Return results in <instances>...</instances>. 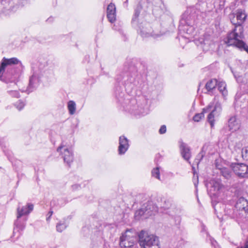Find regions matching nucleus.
I'll list each match as a JSON object with an SVG mask.
<instances>
[{
	"mask_svg": "<svg viewBox=\"0 0 248 248\" xmlns=\"http://www.w3.org/2000/svg\"><path fill=\"white\" fill-rule=\"evenodd\" d=\"M220 203H218L217 204V205L215 206V210L216 211H217V208L218 207V206L219 205H220Z\"/></svg>",
	"mask_w": 248,
	"mask_h": 248,
	"instance_id": "nucleus-39",
	"label": "nucleus"
},
{
	"mask_svg": "<svg viewBox=\"0 0 248 248\" xmlns=\"http://www.w3.org/2000/svg\"><path fill=\"white\" fill-rule=\"evenodd\" d=\"M247 17V15L245 13L244 11L242 9H238L236 11V18L237 20V22L235 23L233 19L231 20L232 23L235 25H242V24L244 22V21L246 20Z\"/></svg>",
	"mask_w": 248,
	"mask_h": 248,
	"instance_id": "nucleus-18",
	"label": "nucleus"
},
{
	"mask_svg": "<svg viewBox=\"0 0 248 248\" xmlns=\"http://www.w3.org/2000/svg\"><path fill=\"white\" fill-rule=\"evenodd\" d=\"M140 11L139 10V7L135 9L133 17L132 19L131 23L133 26L138 27V31L140 36L144 38L152 37L156 38L164 34V32L153 30L149 23L144 22L139 24V19Z\"/></svg>",
	"mask_w": 248,
	"mask_h": 248,
	"instance_id": "nucleus-2",
	"label": "nucleus"
},
{
	"mask_svg": "<svg viewBox=\"0 0 248 248\" xmlns=\"http://www.w3.org/2000/svg\"><path fill=\"white\" fill-rule=\"evenodd\" d=\"M128 1V0H126L124 2V5L125 7H127V6Z\"/></svg>",
	"mask_w": 248,
	"mask_h": 248,
	"instance_id": "nucleus-38",
	"label": "nucleus"
},
{
	"mask_svg": "<svg viewBox=\"0 0 248 248\" xmlns=\"http://www.w3.org/2000/svg\"><path fill=\"white\" fill-rule=\"evenodd\" d=\"M243 78H244L242 76L236 77V79L238 83H245Z\"/></svg>",
	"mask_w": 248,
	"mask_h": 248,
	"instance_id": "nucleus-36",
	"label": "nucleus"
},
{
	"mask_svg": "<svg viewBox=\"0 0 248 248\" xmlns=\"http://www.w3.org/2000/svg\"><path fill=\"white\" fill-rule=\"evenodd\" d=\"M51 216H50V214H48V217L46 218V220L48 221L49 218L51 217Z\"/></svg>",
	"mask_w": 248,
	"mask_h": 248,
	"instance_id": "nucleus-40",
	"label": "nucleus"
},
{
	"mask_svg": "<svg viewBox=\"0 0 248 248\" xmlns=\"http://www.w3.org/2000/svg\"><path fill=\"white\" fill-rule=\"evenodd\" d=\"M57 150L58 152L61 153L64 163L70 167L74 158L72 149L61 145L57 148Z\"/></svg>",
	"mask_w": 248,
	"mask_h": 248,
	"instance_id": "nucleus-13",
	"label": "nucleus"
},
{
	"mask_svg": "<svg viewBox=\"0 0 248 248\" xmlns=\"http://www.w3.org/2000/svg\"><path fill=\"white\" fill-rule=\"evenodd\" d=\"M126 76L127 78L126 80L127 81V83H130L131 84L132 83H133L134 81V78H132V77H130V78L129 77L130 76L129 72L126 73Z\"/></svg>",
	"mask_w": 248,
	"mask_h": 248,
	"instance_id": "nucleus-32",
	"label": "nucleus"
},
{
	"mask_svg": "<svg viewBox=\"0 0 248 248\" xmlns=\"http://www.w3.org/2000/svg\"><path fill=\"white\" fill-rule=\"evenodd\" d=\"M235 195L237 199L234 209H231L225 207V214L232 218H246L248 217V201L243 197L242 192L239 190H236Z\"/></svg>",
	"mask_w": 248,
	"mask_h": 248,
	"instance_id": "nucleus-1",
	"label": "nucleus"
},
{
	"mask_svg": "<svg viewBox=\"0 0 248 248\" xmlns=\"http://www.w3.org/2000/svg\"><path fill=\"white\" fill-rule=\"evenodd\" d=\"M179 143L181 154L183 158L187 161H189L191 156L189 147L182 141H180Z\"/></svg>",
	"mask_w": 248,
	"mask_h": 248,
	"instance_id": "nucleus-17",
	"label": "nucleus"
},
{
	"mask_svg": "<svg viewBox=\"0 0 248 248\" xmlns=\"http://www.w3.org/2000/svg\"><path fill=\"white\" fill-rule=\"evenodd\" d=\"M217 86L219 92L222 94V95L225 96L227 94V90H226V84L224 81H217Z\"/></svg>",
	"mask_w": 248,
	"mask_h": 248,
	"instance_id": "nucleus-23",
	"label": "nucleus"
},
{
	"mask_svg": "<svg viewBox=\"0 0 248 248\" xmlns=\"http://www.w3.org/2000/svg\"><path fill=\"white\" fill-rule=\"evenodd\" d=\"M107 17L110 22L113 23L116 19V14H108Z\"/></svg>",
	"mask_w": 248,
	"mask_h": 248,
	"instance_id": "nucleus-31",
	"label": "nucleus"
},
{
	"mask_svg": "<svg viewBox=\"0 0 248 248\" xmlns=\"http://www.w3.org/2000/svg\"><path fill=\"white\" fill-rule=\"evenodd\" d=\"M67 225L64 222H59L56 225V230L59 232H62L64 230L66 229Z\"/></svg>",
	"mask_w": 248,
	"mask_h": 248,
	"instance_id": "nucleus-26",
	"label": "nucleus"
},
{
	"mask_svg": "<svg viewBox=\"0 0 248 248\" xmlns=\"http://www.w3.org/2000/svg\"><path fill=\"white\" fill-rule=\"evenodd\" d=\"M230 168L239 178L248 177V165L243 163H232Z\"/></svg>",
	"mask_w": 248,
	"mask_h": 248,
	"instance_id": "nucleus-12",
	"label": "nucleus"
},
{
	"mask_svg": "<svg viewBox=\"0 0 248 248\" xmlns=\"http://www.w3.org/2000/svg\"><path fill=\"white\" fill-rule=\"evenodd\" d=\"M205 152L202 150L200 153H199V154L197 155L196 158L195 159V162L198 164L200 161L202 159L204 155H205Z\"/></svg>",
	"mask_w": 248,
	"mask_h": 248,
	"instance_id": "nucleus-29",
	"label": "nucleus"
},
{
	"mask_svg": "<svg viewBox=\"0 0 248 248\" xmlns=\"http://www.w3.org/2000/svg\"><path fill=\"white\" fill-rule=\"evenodd\" d=\"M220 173L225 179L227 180L231 179L232 175V171L227 168L221 169Z\"/></svg>",
	"mask_w": 248,
	"mask_h": 248,
	"instance_id": "nucleus-22",
	"label": "nucleus"
},
{
	"mask_svg": "<svg viewBox=\"0 0 248 248\" xmlns=\"http://www.w3.org/2000/svg\"><path fill=\"white\" fill-rule=\"evenodd\" d=\"M213 188L214 189L215 195H218L221 192H223L225 189V186L220 182L215 181L213 183Z\"/></svg>",
	"mask_w": 248,
	"mask_h": 248,
	"instance_id": "nucleus-20",
	"label": "nucleus"
},
{
	"mask_svg": "<svg viewBox=\"0 0 248 248\" xmlns=\"http://www.w3.org/2000/svg\"><path fill=\"white\" fill-rule=\"evenodd\" d=\"M158 211V207L152 201H148L144 203L141 208L137 210L135 214L136 219L139 220L142 217L146 218Z\"/></svg>",
	"mask_w": 248,
	"mask_h": 248,
	"instance_id": "nucleus-8",
	"label": "nucleus"
},
{
	"mask_svg": "<svg viewBox=\"0 0 248 248\" xmlns=\"http://www.w3.org/2000/svg\"><path fill=\"white\" fill-rule=\"evenodd\" d=\"M10 89H13L12 86H10Z\"/></svg>",
	"mask_w": 248,
	"mask_h": 248,
	"instance_id": "nucleus-43",
	"label": "nucleus"
},
{
	"mask_svg": "<svg viewBox=\"0 0 248 248\" xmlns=\"http://www.w3.org/2000/svg\"><path fill=\"white\" fill-rule=\"evenodd\" d=\"M152 175L153 177L157 178V179H160V171L159 168L158 167H156L155 168L153 169L152 171Z\"/></svg>",
	"mask_w": 248,
	"mask_h": 248,
	"instance_id": "nucleus-27",
	"label": "nucleus"
},
{
	"mask_svg": "<svg viewBox=\"0 0 248 248\" xmlns=\"http://www.w3.org/2000/svg\"><path fill=\"white\" fill-rule=\"evenodd\" d=\"M32 74L29 79V83L27 88L29 93L32 92L38 87L40 78L42 75V71L37 67H32Z\"/></svg>",
	"mask_w": 248,
	"mask_h": 248,
	"instance_id": "nucleus-11",
	"label": "nucleus"
},
{
	"mask_svg": "<svg viewBox=\"0 0 248 248\" xmlns=\"http://www.w3.org/2000/svg\"><path fill=\"white\" fill-rule=\"evenodd\" d=\"M212 107L213 105L212 104H209L207 107L203 109L202 112L195 114L193 118V120L195 122H198L204 117V113L211 111L207 116V121L210 124L211 128H213L215 124V118L219 115L221 111L222 108L221 104L218 102L216 103L214 109L211 110Z\"/></svg>",
	"mask_w": 248,
	"mask_h": 248,
	"instance_id": "nucleus-4",
	"label": "nucleus"
},
{
	"mask_svg": "<svg viewBox=\"0 0 248 248\" xmlns=\"http://www.w3.org/2000/svg\"><path fill=\"white\" fill-rule=\"evenodd\" d=\"M19 61L16 58H12L10 59H7L4 57L1 61V65L0 66V79L3 80L2 74L5 67L8 65H11L12 64H17Z\"/></svg>",
	"mask_w": 248,
	"mask_h": 248,
	"instance_id": "nucleus-16",
	"label": "nucleus"
},
{
	"mask_svg": "<svg viewBox=\"0 0 248 248\" xmlns=\"http://www.w3.org/2000/svg\"><path fill=\"white\" fill-rule=\"evenodd\" d=\"M67 108L69 113L70 115H73L75 113L76 110V104L74 101L70 100L68 102Z\"/></svg>",
	"mask_w": 248,
	"mask_h": 248,
	"instance_id": "nucleus-24",
	"label": "nucleus"
},
{
	"mask_svg": "<svg viewBox=\"0 0 248 248\" xmlns=\"http://www.w3.org/2000/svg\"><path fill=\"white\" fill-rule=\"evenodd\" d=\"M217 80L215 78L209 80L205 84V88L208 92H212L217 86Z\"/></svg>",
	"mask_w": 248,
	"mask_h": 248,
	"instance_id": "nucleus-21",
	"label": "nucleus"
},
{
	"mask_svg": "<svg viewBox=\"0 0 248 248\" xmlns=\"http://www.w3.org/2000/svg\"><path fill=\"white\" fill-rule=\"evenodd\" d=\"M53 211L50 210V211L48 212V214H50V216H52V214H53Z\"/></svg>",
	"mask_w": 248,
	"mask_h": 248,
	"instance_id": "nucleus-42",
	"label": "nucleus"
},
{
	"mask_svg": "<svg viewBox=\"0 0 248 248\" xmlns=\"http://www.w3.org/2000/svg\"><path fill=\"white\" fill-rule=\"evenodd\" d=\"M25 105L24 102L19 100L15 104V106L19 110H21L24 107Z\"/></svg>",
	"mask_w": 248,
	"mask_h": 248,
	"instance_id": "nucleus-30",
	"label": "nucleus"
},
{
	"mask_svg": "<svg viewBox=\"0 0 248 248\" xmlns=\"http://www.w3.org/2000/svg\"><path fill=\"white\" fill-rule=\"evenodd\" d=\"M129 147V140L124 136H121L119 139L118 154L124 155Z\"/></svg>",
	"mask_w": 248,
	"mask_h": 248,
	"instance_id": "nucleus-15",
	"label": "nucleus"
},
{
	"mask_svg": "<svg viewBox=\"0 0 248 248\" xmlns=\"http://www.w3.org/2000/svg\"><path fill=\"white\" fill-rule=\"evenodd\" d=\"M138 243L142 248H160L159 238L144 230L138 234Z\"/></svg>",
	"mask_w": 248,
	"mask_h": 248,
	"instance_id": "nucleus-5",
	"label": "nucleus"
},
{
	"mask_svg": "<svg viewBox=\"0 0 248 248\" xmlns=\"http://www.w3.org/2000/svg\"><path fill=\"white\" fill-rule=\"evenodd\" d=\"M107 12V14H116L115 7L114 4H113L112 3L109 4L108 6Z\"/></svg>",
	"mask_w": 248,
	"mask_h": 248,
	"instance_id": "nucleus-28",
	"label": "nucleus"
},
{
	"mask_svg": "<svg viewBox=\"0 0 248 248\" xmlns=\"http://www.w3.org/2000/svg\"><path fill=\"white\" fill-rule=\"evenodd\" d=\"M51 216H50V214H48V217L46 218V220L48 221L49 218L51 217Z\"/></svg>",
	"mask_w": 248,
	"mask_h": 248,
	"instance_id": "nucleus-41",
	"label": "nucleus"
},
{
	"mask_svg": "<svg viewBox=\"0 0 248 248\" xmlns=\"http://www.w3.org/2000/svg\"><path fill=\"white\" fill-rule=\"evenodd\" d=\"M5 79H3L4 81L7 83V93L12 97L19 98L20 97L19 93L17 91L18 87L16 82L15 81V78L9 79L8 74L5 76Z\"/></svg>",
	"mask_w": 248,
	"mask_h": 248,
	"instance_id": "nucleus-14",
	"label": "nucleus"
},
{
	"mask_svg": "<svg viewBox=\"0 0 248 248\" xmlns=\"http://www.w3.org/2000/svg\"><path fill=\"white\" fill-rule=\"evenodd\" d=\"M228 126L230 130L232 132L235 131L239 129L240 125L238 120L235 116L231 117L228 121Z\"/></svg>",
	"mask_w": 248,
	"mask_h": 248,
	"instance_id": "nucleus-19",
	"label": "nucleus"
},
{
	"mask_svg": "<svg viewBox=\"0 0 248 248\" xmlns=\"http://www.w3.org/2000/svg\"><path fill=\"white\" fill-rule=\"evenodd\" d=\"M244 38L243 27L238 25L234 26V28L228 33L224 42L229 46H235L241 50L246 51L248 53V46L242 40Z\"/></svg>",
	"mask_w": 248,
	"mask_h": 248,
	"instance_id": "nucleus-3",
	"label": "nucleus"
},
{
	"mask_svg": "<svg viewBox=\"0 0 248 248\" xmlns=\"http://www.w3.org/2000/svg\"><path fill=\"white\" fill-rule=\"evenodd\" d=\"M138 234L133 229H127L120 238L119 245L121 248H134L137 241Z\"/></svg>",
	"mask_w": 248,
	"mask_h": 248,
	"instance_id": "nucleus-7",
	"label": "nucleus"
},
{
	"mask_svg": "<svg viewBox=\"0 0 248 248\" xmlns=\"http://www.w3.org/2000/svg\"><path fill=\"white\" fill-rule=\"evenodd\" d=\"M127 109L130 113L135 115L144 116L148 113L146 101L144 98H143L142 103L139 101L137 103L136 100H132Z\"/></svg>",
	"mask_w": 248,
	"mask_h": 248,
	"instance_id": "nucleus-10",
	"label": "nucleus"
},
{
	"mask_svg": "<svg viewBox=\"0 0 248 248\" xmlns=\"http://www.w3.org/2000/svg\"><path fill=\"white\" fill-rule=\"evenodd\" d=\"M166 132V126L165 125H162L159 130V133L160 134H165Z\"/></svg>",
	"mask_w": 248,
	"mask_h": 248,
	"instance_id": "nucleus-33",
	"label": "nucleus"
},
{
	"mask_svg": "<svg viewBox=\"0 0 248 248\" xmlns=\"http://www.w3.org/2000/svg\"><path fill=\"white\" fill-rule=\"evenodd\" d=\"M237 150L241 151L242 157L244 160H248V146L245 147L241 149L239 148L235 147V150L237 152Z\"/></svg>",
	"mask_w": 248,
	"mask_h": 248,
	"instance_id": "nucleus-25",
	"label": "nucleus"
},
{
	"mask_svg": "<svg viewBox=\"0 0 248 248\" xmlns=\"http://www.w3.org/2000/svg\"><path fill=\"white\" fill-rule=\"evenodd\" d=\"M71 188L73 191H76L80 189L81 186L78 184H74L71 186Z\"/></svg>",
	"mask_w": 248,
	"mask_h": 248,
	"instance_id": "nucleus-34",
	"label": "nucleus"
},
{
	"mask_svg": "<svg viewBox=\"0 0 248 248\" xmlns=\"http://www.w3.org/2000/svg\"><path fill=\"white\" fill-rule=\"evenodd\" d=\"M137 7L139 10L142 8H151L153 15L156 17L161 16L166 11V8L162 0H140Z\"/></svg>",
	"mask_w": 248,
	"mask_h": 248,
	"instance_id": "nucleus-6",
	"label": "nucleus"
},
{
	"mask_svg": "<svg viewBox=\"0 0 248 248\" xmlns=\"http://www.w3.org/2000/svg\"><path fill=\"white\" fill-rule=\"evenodd\" d=\"M211 244L215 248H220L219 246L217 245V242L213 239H211Z\"/></svg>",
	"mask_w": 248,
	"mask_h": 248,
	"instance_id": "nucleus-35",
	"label": "nucleus"
},
{
	"mask_svg": "<svg viewBox=\"0 0 248 248\" xmlns=\"http://www.w3.org/2000/svg\"><path fill=\"white\" fill-rule=\"evenodd\" d=\"M33 209V205L31 203H28L27 206H22L21 208L18 207L17 209V219L15 222V225L16 228H14V231L17 230V231L20 230L22 231L25 227V222L27 218L24 219V222L21 223L20 218L22 216L27 215L30 213Z\"/></svg>",
	"mask_w": 248,
	"mask_h": 248,
	"instance_id": "nucleus-9",
	"label": "nucleus"
},
{
	"mask_svg": "<svg viewBox=\"0 0 248 248\" xmlns=\"http://www.w3.org/2000/svg\"><path fill=\"white\" fill-rule=\"evenodd\" d=\"M193 182H194L195 186L196 187H197L198 184V175H196V179H194V178L193 179Z\"/></svg>",
	"mask_w": 248,
	"mask_h": 248,
	"instance_id": "nucleus-37",
	"label": "nucleus"
}]
</instances>
